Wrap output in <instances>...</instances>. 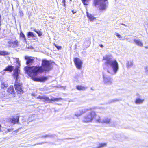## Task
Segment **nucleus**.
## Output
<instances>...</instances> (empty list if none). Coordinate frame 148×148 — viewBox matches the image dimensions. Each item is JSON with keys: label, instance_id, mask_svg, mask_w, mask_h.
I'll return each instance as SVG.
<instances>
[{"label": "nucleus", "instance_id": "obj_1", "mask_svg": "<svg viewBox=\"0 0 148 148\" xmlns=\"http://www.w3.org/2000/svg\"><path fill=\"white\" fill-rule=\"evenodd\" d=\"M50 62L46 60H43L42 61V66H26L25 68V70L28 75L34 81L42 82L47 79L46 77H36L39 73H41L44 71H48L50 69Z\"/></svg>", "mask_w": 148, "mask_h": 148}, {"label": "nucleus", "instance_id": "obj_2", "mask_svg": "<svg viewBox=\"0 0 148 148\" xmlns=\"http://www.w3.org/2000/svg\"><path fill=\"white\" fill-rule=\"evenodd\" d=\"M103 60L105 61L104 64L107 67V72L112 75L116 74L119 68L118 63L116 60L113 59L111 55L105 56Z\"/></svg>", "mask_w": 148, "mask_h": 148}, {"label": "nucleus", "instance_id": "obj_3", "mask_svg": "<svg viewBox=\"0 0 148 148\" xmlns=\"http://www.w3.org/2000/svg\"><path fill=\"white\" fill-rule=\"evenodd\" d=\"M20 70L18 67L15 68L14 71L13 77L15 79V81L14 84V87L16 92L18 94H21L23 93L22 86L19 83L20 78L19 74Z\"/></svg>", "mask_w": 148, "mask_h": 148}, {"label": "nucleus", "instance_id": "obj_4", "mask_svg": "<svg viewBox=\"0 0 148 148\" xmlns=\"http://www.w3.org/2000/svg\"><path fill=\"white\" fill-rule=\"evenodd\" d=\"M96 116V113L94 111H92L85 115L82 119L84 122L88 123L92 122Z\"/></svg>", "mask_w": 148, "mask_h": 148}, {"label": "nucleus", "instance_id": "obj_5", "mask_svg": "<svg viewBox=\"0 0 148 148\" xmlns=\"http://www.w3.org/2000/svg\"><path fill=\"white\" fill-rule=\"evenodd\" d=\"M74 62L77 69L79 70L82 69L83 62L80 59L77 58H75L74 59Z\"/></svg>", "mask_w": 148, "mask_h": 148}, {"label": "nucleus", "instance_id": "obj_6", "mask_svg": "<svg viewBox=\"0 0 148 148\" xmlns=\"http://www.w3.org/2000/svg\"><path fill=\"white\" fill-rule=\"evenodd\" d=\"M103 82L105 84H110L112 83L111 79L106 74H103Z\"/></svg>", "mask_w": 148, "mask_h": 148}, {"label": "nucleus", "instance_id": "obj_7", "mask_svg": "<svg viewBox=\"0 0 148 148\" xmlns=\"http://www.w3.org/2000/svg\"><path fill=\"white\" fill-rule=\"evenodd\" d=\"M25 59L27 60L26 64L27 65L31 64L33 63L34 59V58L32 57L25 56Z\"/></svg>", "mask_w": 148, "mask_h": 148}, {"label": "nucleus", "instance_id": "obj_8", "mask_svg": "<svg viewBox=\"0 0 148 148\" xmlns=\"http://www.w3.org/2000/svg\"><path fill=\"white\" fill-rule=\"evenodd\" d=\"M37 99H43V101H47L49 103L50 102V100L49 97L46 96H39L37 97Z\"/></svg>", "mask_w": 148, "mask_h": 148}, {"label": "nucleus", "instance_id": "obj_9", "mask_svg": "<svg viewBox=\"0 0 148 148\" xmlns=\"http://www.w3.org/2000/svg\"><path fill=\"white\" fill-rule=\"evenodd\" d=\"M111 122V119L110 117H106L102 119L101 123L106 124H110Z\"/></svg>", "mask_w": 148, "mask_h": 148}, {"label": "nucleus", "instance_id": "obj_10", "mask_svg": "<svg viewBox=\"0 0 148 148\" xmlns=\"http://www.w3.org/2000/svg\"><path fill=\"white\" fill-rule=\"evenodd\" d=\"M19 121V118L18 116H16V118H12L10 119V121L11 123L13 125L17 123Z\"/></svg>", "mask_w": 148, "mask_h": 148}, {"label": "nucleus", "instance_id": "obj_11", "mask_svg": "<svg viewBox=\"0 0 148 148\" xmlns=\"http://www.w3.org/2000/svg\"><path fill=\"white\" fill-rule=\"evenodd\" d=\"M86 13L88 18L91 21H93L96 19V18L94 17L93 15L88 13V12H86Z\"/></svg>", "mask_w": 148, "mask_h": 148}, {"label": "nucleus", "instance_id": "obj_12", "mask_svg": "<svg viewBox=\"0 0 148 148\" xmlns=\"http://www.w3.org/2000/svg\"><path fill=\"white\" fill-rule=\"evenodd\" d=\"M134 43L137 45L141 47L143 46V43L140 40L138 39H134Z\"/></svg>", "mask_w": 148, "mask_h": 148}, {"label": "nucleus", "instance_id": "obj_13", "mask_svg": "<svg viewBox=\"0 0 148 148\" xmlns=\"http://www.w3.org/2000/svg\"><path fill=\"white\" fill-rule=\"evenodd\" d=\"M107 6L106 3L104 2L100 4L99 9L101 10H104L106 9Z\"/></svg>", "mask_w": 148, "mask_h": 148}, {"label": "nucleus", "instance_id": "obj_14", "mask_svg": "<svg viewBox=\"0 0 148 148\" xmlns=\"http://www.w3.org/2000/svg\"><path fill=\"white\" fill-rule=\"evenodd\" d=\"M144 101V99H140V98H138L136 99L135 101V102L136 104H140L142 103Z\"/></svg>", "mask_w": 148, "mask_h": 148}, {"label": "nucleus", "instance_id": "obj_15", "mask_svg": "<svg viewBox=\"0 0 148 148\" xmlns=\"http://www.w3.org/2000/svg\"><path fill=\"white\" fill-rule=\"evenodd\" d=\"M87 87L86 86H83L81 85H77L76 86V88L77 90H84L87 89Z\"/></svg>", "mask_w": 148, "mask_h": 148}, {"label": "nucleus", "instance_id": "obj_16", "mask_svg": "<svg viewBox=\"0 0 148 148\" xmlns=\"http://www.w3.org/2000/svg\"><path fill=\"white\" fill-rule=\"evenodd\" d=\"M13 69V67L11 66H9L3 70L4 71H9L11 72Z\"/></svg>", "mask_w": 148, "mask_h": 148}, {"label": "nucleus", "instance_id": "obj_17", "mask_svg": "<svg viewBox=\"0 0 148 148\" xmlns=\"http://www.w3.org/2000/svg\"><path fill=\"white\" fill-rule=\"evenodd\" d=\"M95 118V120L97 122L99 123H101L102 119H101V117L100 116L98 115H96V116L94 118Z\"/></svg>", "mask_w": 148, "mask_h": 148}, {"label": "nucleus", "instance_id": "obj_18", "mask_svg": "<svg viewBox=\"0 0 148 148\" xmlns=\"http://www.w3.org/2000/svg\"><path fill=\"white\" fill-rule=\"evenodd\" d=\"M7 91L10 93L13 92L14 91V88L13 86H10L9 88H8Z\"/></svg>", "mask_w": 148, "mask_h": 148}, {"label": "nucleus", "instance_id": "obj_19", "mask_svg": "<svg viewBox=\"0 0 148 148\" xmlns=\"http://www.w3.org/2000/svg\"><path fill=\"white\" fill-rule=\"evenodd\" d=\"M83 114L82 113V112L81 110H78L75 113V116L78 117L82 115Z\"/></svg>", "mask_w": 148, "mask_h": 148}, {"label": "nucleus", "instance_id": "obj_20", "mask_svg": "<svg viewBox=\"0 0 148 148\" xmlns=\"http://www.w3.org/2000/svg\"><path fill=\"white\" fill-rule=\"evenodd\" d=\"M133 65V62L132 61H128L126 64V67L127 68L131 67Z\"/></svg>", "mask_w": 148, "mask_h": 148}, {"label": "nucleus", "instance_id": "obj_21", "mask_svg": "<svg viewBox=\"0 0 148 148\" xmlns=\"http://www.w3.org/2000/svg\"><path fill=\"white\" fill-rule=\"evenodd\" d=\"M91 110V108H85L82 109L81 110L82 112V114H83L88 111Z\"/></svg>", "mask_w": 148, "mask_h": 148}, {"label": "nucleus", "instance_id": "obj_22", "mask_svg": "<svg viewBox=\"0 0 148 148\" xmlns=\"http://www.w3.org/2000/svg\"><path fill=\"white\" fill-rule=\"evenodd\" d=\"M8 54V53L6 51H5L0 50V55L2 56L7 55Z\"/></svg>", "mask_w": 148, "mask_h": 148}, {"label": "nucleus", "instance_id": "obj_23", "mask_svg": "<svg viewBox=\"0 0 148 148\" xmlns=\"http://www.w3.org/2000/svg\"><path fill=\"white\" fill-rule=\"evenodd\" d=\"M62 99L61 98H52L51 99H50V101H58L60 100H62Z\"/></svg>", "mask_w": 148, "mask_h": 148}, {"label": "nucleus", "instance_id": "obj_24", "mask_svg": "<svg viewBox=\"0 0 148 148\" xmlns=\"http://www.w3.org/2000/svg\"><path fill=\"white\" fill-rule=\"evenodd\" d=\"M27 37L29 38L30 37L33 38L34 37V36L32 32H29L28 33Z\"/></svg>", "mask_w": 148, "mask_h": 148}, {"label": "nucleus", "instance_id": "obj_25", "mask_svg": "<svg viewBox=\"0 0 148 148\" xmlns=\"http://www.w3.org/2000/svg\"><path fill=\"white\" fill-rule=\"evenodd\" d=\"M107 144L106 143H102L100 144L99 146H98L97 148H102L103 147L106 146Z\"/></svg>", "mask_w": 148, "mask_h": 148}, {"label": "nucleus", "instance_id": "obj_26", "mask_svg": "<svg viewBox=\"0 0 148 148\" xmlns=\"http://www.w3.org/2000/svg\"><path fill=\"white\" fill-rule=\"evenodd\" d=\"M8 86V84L5 82H3L2 83V87L3 89H5Z\"/></svg>", "mask_w": 148, "mask_h": 148}, {"label": "nucleus", "instance_id": "obj_27", "mask_svg": "<svg viewBox=\"0 0 148 148\" xmlns=\"http://www.w3.org/2000/svg\"><path fill=\"white\" fill-rule=\"evenodd\" d=\"M34 31L36 32L38 35V36H41L42 34V33L40 31H37L36 29H34Z\"/></svg>", "mask_w": 148, "mask_h": 148}, {"label": "nucleus", "instance_id": "obj_28", "mask_svg": "<svg viewBox=\"0 0 148 148\" xmlns=\"http://www.w3.org/2000/svg\"><path fill=\"white\" fill-rule=\"evenodd\" d=\"M20 36L23 39L25 40H26L25 36L22 32H21L20 34Z\"/></svg>", "mask_w": 148, "mask_h": 148}, {"label": "nucleus", "instance_id": "obj_29", "mask_svg": "<svg viewBox=\"0 0 148 148\" xmlns=\"http://www.w3.org/2000/svg\"><path fill=\"white\" fill-rule=\"evenodd\" d=\"M88 0H82V2L84 3V5H88Z\"/></svg>", "mask_w": 148, "mask_h": 148}, {"label": "nucleus", "instance_id": "obj_30", "mask_svg": "<svg viewBox=\"0 0 148 148\" xmlns=\"http://www.w3.org/2000/svg\"><path fill=\"white\" fill-rule=\"evenodd\" d=\"M115 35L117 37H118L119 38H121L122 37L121 35L119 34L118 33L116 32L115 33Z\"/></svg>", "mask_w": 148, "mask_h": 148}, {"label": "nucleus", "instance_id": "obj_31", "mask_svg": "<svg viewBox=\"0 0 148 148\" xmlns=\"http://www.w3.org/2000/svg\"><path fill=\"white\" fill-rule=\"evenodd\" d=\"M118 101V100L116 99H112L110 103L115 102Z\"/></svg>", "mask_w": 148, "mask_h": 148}, {"label": "nucleus", "instance_id": "obj_32", "mask_svg": "<svg viewBox=\"0 0 148 148\" xmlns=\"http://www.w3.org/2000/svg\"><path fill=\"white\" fill-rule=\"evenodd\" d=\"M145 69L146 72L148 73V66H146L145 67Z\"/></svg>", "mask_w": 148, "mask_h": 148}, {"label": "nucleus", "instance_id": "obj_33", "mask_svg": "<svg viewBox=\"0 0 148 148\" xmlns=\"http://www.w3.org/2000/svg\"><path fill=\"white\" fill-rule=\"evenodd\" d=\"M54 45H55V46L58 49H61V46H57L56 45V44H54Z\"/></svg>", "mask_w": 148, "mask_h": 148}, {"label": "nucleus", "instance_id": "obj_34", "mask_svg": "<svg viewBox=\"0 0 148 148\" xmlns=\"http://www.w3.org/2000/svg\"><path fill=\"white\" fill-rule=\"evenodd\" d=\"M65 0H63L62 2V3L63 4V5L65 6Z\"/></svg>", "mask_w": 148, "mask_h": 148}, {"label": "nucleus", "instance_id": "obj_35", "mask_svg": "<svg viewBox=\"0 0 148 148\" xmlns=\"http://www.w3.org/2000/svg\"><path fill=\"white\" fill-rule=\"evenodd\" d=\"M49 135H47L46 136H43L42 137H44V138H46V137H49Z\"/></svg>", "mask_w": 148, "mask_h": 148}, {"label": "nucleus", "instance_id": "obj_36", "mask_svg": "<svg viewBox=\"0 0 148 148\" xmlns=\"http://www.w3.org/2000/svg\"><path fill=\"white\" fill-rule=\"evenodd\" d=\"M1 15H0V26H1Z\"/></svg>", "mask_w": 148, "mask_h": 148}, {"label": "nucleus", "instance_id": "obj_37", "mask_svg": "<svg viewBox=\"0 0 148 148\" xmlns=\"http://www.w3.org/2000/svg\"><path fill=\"white\" fill-rule=\"evenodd\" d=\"M11 129H8L7 132H10L11 131Z\"/></svg>", "mask_w": 148, "mask_h": 148}, {"label": "nucleus", "instance_id": "obj_38", "mask_svg": "<svg viewBox=\"0 0 148 148\" xmlns=\"http://www.w3.org/2000/svg\"><path fill=\"white\" fill-rule=\"evenodd\" d=\"M99 46L102 48L103 47V45H100Z\"/></svg>", "mask_w": 148, "mask_h": 148}, {"label": "nucleus", "instance_id": "obj_39", "mask_svg": "<svg viewBox=\"0 0 148 148\" xmlns=\"http://www.w3.org/2000/svg\"><path fill=\"white\" fill-rule=\"evenodd\" d=\"M125 39L127 40H128V39H129V38H126Z\"/></svg>", "mask_w": 148, "mask_h": 148}, {"label": "nucleus", "instance_id": "obj_40", "mask_svg": "<svg viewBox=\"0 0 148 148\" xmlns=\"http://www.w3.org/2000/svg\"><path fill=\"white\" fill-rule=\"evenodd\" d=\"M21 12H22V15H23V13H22V11H21ZM20 13H21V11H20Z\"/></svg>", "mask_w": 148, "mask_h": 148}, {"label": "nucleus", "instance_id": "obj_41", "mask_svg": "<svg viewBox=\"0 0 148 148\" xmlns=\"http://www.w3.org/2000/svg\"><path fill=\"white\" fill-rule=\"evenodd\" d=\"M1 125L0 124V130H1Z\"/></svg>", "mask_w": 148, "mask_h": 148}, {"label": "nucleus", "instance_id": "obj_42", "mask_svg": "<svg viewBox=\"0 0 148 148\" xmlns=\"http://www.w3.org/2000/svg\"><path fill=\"white\" fill-rule=\"evenodd\" d=\"M122 25H124V26H126V25L125 24H122Z\"/></svg>", "mask_w": 148, "mask_h": 148}, {"label": "nucleus", "instance_id": "obj_43", "mask_svg": "<svg viewBox=\"0 0 148 148\" xmlns=\"http://www.w3.org/2000/svg\"><path fill=\"white\" fill-rule=\"evenodd\" d=\"M72 12H73V13L74 14V12H73V11H72Z\"/></svg>", "mask_w": 148, "mask_h": 148}, {"label": "nucleus", "instance_id": "obj_44", "mask_svg": "<svg viewBox=\"0 0 148 148\" xmlns=\"http://www.w3.org/2000/svg\"><path fill=\"white\" fill-rule=\"evenodd\" d=\"M72 12H73V13L74 14V12H73V11H72Z\"/></svg>", "mask_w": 148, "mask_h": 148}, {"label": "nucleus", "instance_id": "obj_45", "mask_svg": "<svg viewBox=\"0 0 148 148\" xmlns=\"http://www.w3.org/2000/svg\"><path fill=\"white\" fill-rule=\"evenodd\" d=\"M17 42V41H15V43H16V42Z\"/></svg>", "mask_w": 148, "mask_h": 148}, {"label": "nucleus", "instance_id": "obj_46", "mask_svg": "<svg viewBox=\"0 0 148 148\" xmlns=\"http://www.w3.org/2000/svg\"><path fill=\"white\" fill-rule=\"evenodd\" d=\"M22 14V12L21 13V14Z\"/></svg>", "mask_w": 148, "mask_h": 148}, {"label": "nucleus", "instance_id": "obj_47", "mask_svg": "<svg viewBox=\"0 0 148 148\" xmlns=\"http://www.w3.org/2000/svg\"><path fill=\"white\" fill-rule=\"evenodd\" d=\"M22 14V12L21 13V14Z\"/></svg>", "mask_w": 148, "mask_h": 148}]
</instances>
